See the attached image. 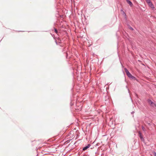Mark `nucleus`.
I'll return each mask as SVG.
<instances>
[{
  "mask_svg": "<svg viewBox=\"0 0 156 156\" xmlns=\"http://www.w3.org/2000/svg\"><path fill=\"white\" fill-rule=\"evenodd\" d=\"M88 41H89V40H88Z\"/></svg>",
  "mask_w": 156,
  "mask_h": 156,
  "instance_id": "a211bd4d",
  "label": "nucleus"
},
{
  "mask_svg": "<svg viewBox=\"0 0 156 156\" xmlns=\"http://www.w3.org/2000/svg\"><path fill=\"white\" fill-rule=\"evenodd\" d=\"M90 144H88L87 146L83 147V151H85L87 150V149L89 148L90 146Z\"/></svg>",
  "mask_w": 156,
  "mask_h": 156,
  "instance_id": "39448f33",
  "label": "nucleus"
},
{
  "mask_svg": "<svg viewBox=\"0 0 156 156\" xmlns=\"http://www.w3.org/2000/svg\"><path fill=\"white\" fill-rule=\"evenodd\" d=\"M134 113V111L132 112H131V114H133Z\"/></svg>",
  "mask_w": 156,
  "mask_h": 156,
  "instance_id": "4468645a",
  "label": "nucleus"
},
{
  "mask_svg": "<svg viewBox=\"0 0 156 156\" xmlns=\"http://www.w3.org/2000/svg\"><path fill=\"white\" fill-rule=\"evenodd\" d=\"M131 79H133V80H136V78L134 76H131V77L130 78Z\"/></svg>",
  "mask_w": 156,
  "mask_h": 156,
  "instance_id": "6e6552de",
  "label": "nucleus"
},
{
  "mask_svg": "<svg viewBox=\"0 0 156 156\" xmlns=\"http://www.w3.org/2000/svg\"><path fill=\"white\" fill-rule=\"evenodd\" d=\"M142 129L144 131L145 128L144 126H142Z\"/></svg>",
  "mask_w": 156,
  "mask_h": 156,
  "instance_id": "f8f14e48",
  "label": "nucleus"
},
{
  "mask_svg": "<svg viewBox=\"0 0 156 156\" xmlns=\"http://www.w3.org/2000/svg\"><path fill=\"white\" fill-rule=\"evenodd\" d=\"M148 4L152 9H154V5L151 2L148 3Z\"/></svg>",
  "mask_w": 156,
  "mask_h": 156,
  "instance_id": "423d86ee",
  "label": "nucleus"
},
{
  "mask_svg": "<svg viewBox=\"0 0 156 156\" xmlns=\"http://www.w3.org/2000/svg\"><path fill=\"white\" fill-rule=\"evenodd\" d=\"M130 29L131 30H133V28L132 27H131L130 28Z\"/></svg>",
  "mask_w": 156,
  "mask_h": 156,
  "instance_id": "2eb2a0df",
  "label": "nucleus"
},
{
  "mask_svg": "<svg viewBox=\"0 0 156 156\" xmlns=\"http://www.w3.org/2000/svg\"><path fill=\"white\" fill-rule=\"evenodd\" d=\"M126 2L128 3L129 5H130V6H132L133 5V4L129 0H126Z\"/></svg>",
  "mask_w": 156,
  "mask_h": 156,
  "instance_id": "0eeeda50",
  "label": "nucleus"
},
{
  "mask_svg": "<svg viewBox=\"0 0 156 156\" xmlns=\"http://www.w3.org/2000/svg\"><path fill=\"white\" fill-rule=\"evenodd\" d=\"M147 101L150 105L152 107H154L155 104L153 103L151 100L148 99L147 100Z\"/></svg>",
  "mask_w": 156,
  "mask_h": 156,
  "instance_id": "7ed1b4c3",
  "label": "nucleus"
},
{
  "mask_svg": "<svg viewBox=\"0 0 156 156\" xmlns=\"http://www.w3.org/2000/svg\"><path fill=\"white\" fill-rule=\"evenodd\" d=\"M55 41L57 45H59L60 46H62L63 45L62 42L64 40H55Z\"/></svg>",
  "mask_w": 156,
  "mask_h": 156,
  "instance_id": "f257e3e1",
  "label": "nucleus"
},
{
  "mask_svg": "<svg viewBox=\"0 0 156 156\" xmlns=\"http://www.w3.org/2000/svg\"><path fill=\"white\" fill-rule=\"evenodd\" d=\"M124 70L126 74L130 78L132 76L131 74L129 72L127 68H124Z\"/></svg>",
  "mask_w": 156,
  "mask_h": 156,
  "instance_id": "f03ea898",
  "label": "nucleus"
},
{
  "mask_svg": "<svg viewBox=\"0 0 156 156\" xmlns=\"http://www.w3.org/2000/svg\"><path fill=\"white\" fill-rule=\"evenodd\" d=\"M139 136L140 137V138L141 141L143 142L144 141V139L143 137V136L142 135V134L140 131L139 132Z\"/></svg>",
  "mask_w": 156,
  "mask_h": 156,
  "instance_id": "20e7f679",
  "label": "nucleus"
},
{
  "mask_svg": "<svg viewBox=\"0 0 156 156\" xmlns=\"http://www.w3.org/2000/svg\"><path fill=\"white\" fill-rule=\"evenodd\" d=\"M54 32L56 34H58V32L57 30L56 29H54Z\"/></svg>",
  "mask_w": 156,
  "mask_h": 156,
  "instance_id": "1a4fd4ad",
  "label": "nucleus"
},
{
  "mask_svg": "<svg viewBox=\"0 0 156 156\" xmlns=\"http://www.w3.org/2000/svg\"><path fill=\"white\" fill-rule=\"evenodd\" d=\"M68 55V54L67 53H66V56L67 58Z\"/></svg>",
  "mask_w": 156,
  "mask_h": 156,
  "instance_id": "ddd939ff",
  "label": "nucleus"
},
{
  "mask_svg": "<svg viewBox=\"0 0 156 156\" xmlns=\"http://www.w3.org/2000/svg\"><path fill=\"white\" fill-rule=\"evenodd\" d=\"M148 124L149 125H150V123H148Z\"/></svg>",
  "mask_w": 156,
  "mask_h": 156,
  "instance_id": "f3484780",
  "label": "nucleus"
},
{
  "mask_svg": "<svg viewBox=\"0 0 156 156\" xmlns=\"http://www.w3.org/2000/svg\"><path fill=\"white\" fill-rule=\"evenodd\" d=\"M153 154L154 156H156V153L155 152H153Z\"/></svg>",
  "mask_w": 156,
  "mask_h": 156,
  "instance_id": "9b49d317",
  "label": "nucleus"
},
{
  "mask_svg": "<svg viewBox=\"0 0 156 156\" xmlns=\"http://www.w3.org/2000/svg\"><path fill=\"white\" fill-rule=\"evenodd\" d=\"M145 1L147 4L151 2L150 0H145Z\"/></svg>",
  "mask_w": 156,
  "mask_h": 156,
  "instance_id": "9d476101",
  "label": "nucleus"
},
{
  "mask_svg": "<svg viewBox=\"0 0 156 156\" xmlns=\"http://www.w3.org/2000/svg\"><path fill=\"white\" fill-rule=\"evenodd\" d=\"M154 106L156 107V104L154 105Z\"/></svg>",
  "mask_w": 156,
  "mask_h": 156,
  "instance_id": "dca6fc26",
  "label": "nucleus"
}]
</instances>
